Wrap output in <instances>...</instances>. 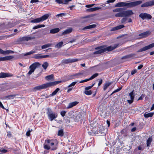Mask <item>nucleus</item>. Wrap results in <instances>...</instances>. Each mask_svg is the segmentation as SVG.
I'll return each instance as SVG.
<instances>
[{
    "label": "nucleus",
    "mask_w": 154,
    "mask_h": 154,
    "mask_svg": "<svg viewBox=\"0 0 154 154\" xmlns=\"http://www.w3.org/2000/svg\"><path fill=\"white\" fill-rule=\"evenodd\" d=\"M127 19L126 18H122V19L121 20V23H123L124 22H125V21H126L127 20Z\"/></svg>",
    "instance_id": "5fc2aeb1"
},
{
    "label": "nucleus",
    "mask_w": 154,
    "mask_h": 154,
    "mask_svg": "<svg viewBox=\"0 0 154 154\" xmlns=\"http://www.w3.org/2000/svg\"><path fill=\"white\" fill-rule=\"evenodd\" d=\"M152 141V139L151 138H149L147 140V146H148L150 144Z\"/></svg>",
    "instance_id": "c03bdc74"
},
{
    "label": "nucleus",
    "mask_w": 154,
    "mask_h": 154,
    "mask_svg": "<svg viewBox=\"0 0 154 154\" xmlns=\"http://www.w3.org/2000/svg\"><path fill=\"white\" fill-rule=\"evenodd\" d=\"M5 51H4L0 48V54H5Z\"/></svg>",
    "instance_id": "bf43d9fd"
},
{
    "label": "nucleus",
    "mask_w": 154,
    "mask_h": 154,
    "mask_svg": "<svg viewBox=\"0 0 154 154\" xmlns=\"http://www.w3.org/2000/svg\"><path fill=\"white\" fill-rule=\"evenodd\" d=\"M89 80H90V79L89 78V79H85V80H82L80 82V83H83V82H87Z\"/></svg>",
    "instance_id": "603ef678"
},
{
    "label": "nucleus",
    "mask_w": 154,
    "mask_h": 154,
    "mask_svg": "<svg viewBox=\"0 0 154 154\" xmlns=\"http://www.w3.org/2000/svg\"><path fill=\"white\" fill-rule=\"evenodd\" d=\"M111 84L110 82L106 83L104 86L103 89L104 91L106 90L107 88Z\"/></svg>",
    "instance_id": "e433bc0d"
},
{
    "label": "nucleus",
    "mask_w": 154,
    "mask_h": 154,
    "mask_svg": "<svg viewBox=\"0 0 154 154\" xmlns=\"http://www.w3.org/2000/svg\"><path fill=\"white\" fill-rule=\"evenodd\" d=\"M49 16V15L48 14H45L40 17L32 20L31 22L33 23H38L43 21L47 19L48 18Z\"/></svg>",
    "instance_id": "39448f33"
},
{
    "label": "nucleus",
    "mask_w": 154,
    "mask_h": 154,
    "mask_svg": "<svg viewBox=\"0 0 154 154\" xmlns=\"http://www.w3.org/2000/svg\"><path fill=\"white\" fill-rule=\"evenodd\" d=\"M5 54H8L10 53H14V52L13 51L10 50H8L5 51Z\"/></svg>",
    "instance_id": "a18cd8bd"
},
{
    "label": "nucleus",
    "mask_w": 154,
    "mask_h": 154,
    "mask_svg": "<svg viewBox=\"0 0 154 154\" xmlns=\"http://www.w3.org/2000/svg\"><path fill=\"white\" fill-rule=\"evenodd\" d=\"M129 96L130 97L131 99L128 100L127 101L129 103L131 104L134 101V91L129 94Z\"/></svg>",
    "instance_id": "ddd939ff"
},
{
    "label": "nucleus",
    "mask_w": 154,
    "mask_h": 154,
    "mask_svg": "<svg viewBox=\"0 0 154 154\" xmlns=\"http://www.w3.org/2000/svg\"><path fill=\"white\" fill-rule=\"evenodd\" d=\"M95 49L98 50L95 51L93 53L94 54H101L105 52L104 48L103 46H100L96 48Z\"/></svg>",
    "instance_id": "9b49d317"
},
{
    "label": "nucleus",
    "mask_w": 154,
    "mask_h": 154,
    "mask_svg": "<svg viewBox=\"0 0 154 154\" xmlns=\"http://www.w3.org/2000/svg\"><path fill=\"white\" fill-rule=\"evenodd\" d=\"M154 47V43H152L151 44H150L149 45L147 46H145L139 50H138L137 52H141L144 51H146L148 49H150Z\"/></svg>",
    "instance_id": "9d476101"
},
{
    "label": "nucleus",
    "mask_w": 154,
    "mask_h": 154,
    "mask_svg": "<svg viewBox=\"0 0 154 154\" xmlns=\"http://www.w3.org/2000/svg\"><path fill=\"white\" fill-rule=\"evenodd\" d=\"M55 2L58 4L63 3V0H55Z\"/></svg>",
    "instance_id": "3c124183"
},
{
    "label": "nucleus",
    "mask_w": 154,
    "mask_h": 154,
    "mask_svg": "<svg viewBox=\"0 0 154 154\" xmlns=\"http://www.w3.org/2000/svg\"><path fill=\"white\" fill-rule=\"evenodd\" d=\"M70 117L73 119L75 122H78L81 118V115L80 114L74 113L73 112L69 113Z\"/></svg>",
    "instance_id": "423d86ee"
},
{
    "label": "nucleus",
    "mask_w": 154,
    "mask_h": 154,
    "mask_svg": "<svg viewBox=\"0 0 154 154\" xmlns=\"http://www.w3.org/2000/svg\"><path fill=\"white\" fill-rule=\"evenodd\" d=\"M16 96V95H11L5 97V98H7L8 99H12L14 98Z\"/></svg>",
    "instance_id": "f704fd0d"
},
{
    "label": "nucleus",
    "mask_w": 154,
    "mask_h": 154,
    "mask_svg": "<svg viewBox=\"0 0 154 154\" xmlns=\"http://www.w3.org/2000/svg\"><path fill=\"white\" fill-rule=\"evenodd\" d=\"M96 26V25L95 24H93L86 26L84 28V29H90L95 28Z\"/></svg>",
    "instance_id": "7c9ffc66"
},
{
    "label": "nucleus",
    "mask_w": 154,
    "mask_h": 154,
    "mask_svg": "<svg viewBox=\"0 0 154 154\" xmlns=\"http://www.w3.org/2000/svg\"><path fill=\"white\" fill-rule=\"evenodd\" d=\"M52 45V44L48 43L46 44H45L42 46L41 48L42 49H44L47 48L48 47H51Z\"/></svg>",
    "instance_id": "c85d7f7f"
},
{
    "label": "nucleus",
    "mask_w": 154,
    "mask_h": 154,
    "mask_svg": "<svg viewBox=\"0 0 154 154\" xmlns=\"http://www.w3.org/2000/svg\"><path fill=\"white\" fill-rule=\"evenodd\" d=\"M39 1L38 0H31L30 1L31 3H35L37 2H39Z\"/></svg>",
    "instance_id": "69168bd1"
},
{
    "label": "nucleus",
    "mask_w": 154,
    "mask_h": 154,
    "mask_svg": "<svg viewBox=\"0 0 154 154\" xmlns=\"http://www.w3.org/2000/svg\"><path fill=\"white\" fill-rule=\"evenodd\" d=\"M66 113V112L65 111H62L61 112L60 114L63 117L65 116Z\"/></svg>",
    "instance_id": "6e6d98bb"
},
{
    "label": "nucleus",
    "mask_w": 154,
    "mask_h": 154,
    "mask_svg": "<svg viewBox=\"0 0 154 154\" xmlns=\"http://www.w3.org/2000/svg\"><path fill=\"white\" fill-rule=\"evenodd\" d=\"M102 82H103V80H102V79H100L99 81L98 84V86H100L102 84Z\"/></svg>",
    "instance_id": "338daca9"
},
{
    "label": "nucleus",
    "mask_w": 154,
    "mask_h": 154,
    "mask_svg": "<svg viewBox=\"0 0 154 154\" xmlns=\"http://www.w3.org/2000/svg\"><path fill=\"white\" fill-rule=\"evenodd\" d=\"M137 70L136 69L132 70L131 72V74L132 75H133L134 74L137 72Z\"/></svg>",
    "instance_id": "4d7b16f0"
},
{
    "label": "nucleus",
    "mask_w": 154,
    "mask_h": 154,
    "mask_svg": "<svg viewBox=\"0 0 154 154\" xmlns=\"http://www.w3.org/2000/svg\"><path fill=\"white\" fill-rule=\"evenodd\" d=\"M98 75V73H95V74H93L91 77H90L89 78V79L90 80H92V79H94V78H95L96 77H97Z\"/></svg>",
    "instance_id": "37998d69"
},
{
    "label": "nucleus",
    "mask_w": 154,
    "mask_h": 154,
    "mask_svg": "<svg viewBox=\"0 0 154 154\" xmlns=\"http://www.w3.org/2000/svg\"><path fill=\"white\" fill-rule=\"evenodd\" d=\"M45 79L47 80H54V75L52 74L45 77Z\"/></svg>",
    "instance_id": "5701e85b"
},
{
    "label": "nucleus",
    "mask_w": 154,
    "mask_h": 154,
    "mask_svg": "<svg viewBox=\"0 0 154 154\" xmlns=\"http://www.w3.org/2000/svg\"><path fill=\"white\" fill-rule=\"evenodd\" d=\"M72 28H69L65 30L62 33V35L69 34L72 32Z\"/></svg>",
    "instance_id": "393cba45"
},
{
    "label": "nucleus",
    "mask_w": 154,
    "mask_h": 154,
    "mask_svg": "<svg viewBox=\"0 0 154 154\" xmlns=\"http://www.w3.org/2000/svg\"><path fill=\"white\" fill-rule=\"evenodd\" d=\"M78 60L76 59H68L63 60V63L67 64L69 63H72L77 61Z\"/></svg>",
    "instance_id": "2eb2a0df"
},
{
    "label": "nucleus",
    "mask_w": 154,
    "mask_h": 154,
    "mask_svg": "<svg viewBox=\"0 0 154 154\" xmlns=\"http://www.w3.org/2000/svg\"><path fill=\"white\" fill-rule=\"evenodd\" d=\"M123 9L122 8H117L113 10V12H122L123 11Z\"/></svg>",
    "instance_id": "ea45409f"
},
{
    "label": "nucleus",
    "mask_w": 154,
    "mask_h": 154,
    "mask_svg": "<svg viewBox=\"0 0 154 154\" xmlns=\"http://www.w3.org/2000/svg\"><path fill=\"white\" fill-rule=\"evenodd\" d=\"M85 70H83L81 72L76 73V75L77 78H78L82 75L85 73Z\"/></svg>",
    "instance_id": "cd10ccee"
},
{
    "label": "nucleus",
    "mask_w": 154,
    "mask_h": 154,
    "mask_svg": "<svg viewBox=\"0 0 154 154\" xmlns=\"http://www.w3.org/2000/svg\"><path fill=\"white\" fill-rule=\"evenodd\" d=\"M153 112H150L148 113L147 112H146L144 115V117L146 118H148L149 117H151L154 115Z\"/></svg>",
    "instance_id": "4be33fe9"
},
{
    "label": "nucleus",
    "mask_w": 154,
    "mask_h": 154,
    "mask_svg": "<svg viewBox=\"0 0 154 154\" xmlns=\"http://www.w3.org/2000/svg\"><path fill=\"white\" fill-rule=\"evenodd\" d=\"M77 78L76 74H72L69 76V79H72Z\"/></svg>",
    "instance_id": "58836bf2"
},
{
    "label": "nucleus",
    "mask_w": 154,
    "mask_h": 154,
    "mask_svg": "<svg viewBox=\"0 0 154 154\" xmlns=\"http://www.w3.org/2000/svg\"><path fill=\"white\" fill-rule=\"evenodd\" d=\"M33 58L35 59H42V55L40 54H36L33 57Z\"/></svg>",
    "instance_id": "a19ab883"
},
{
    "label": "nucleus",
    "mask_w": 154,
    "mask_h": 154,
    "mask_svg": "<svg viewBox=\"0 0 154 154\" xmlns=\"http://www.w3.org/2000/svg\"><path fill=\"white\" fill-rule=\"evenodd\" d=\"M47 114L48 115L49 119L51 121H52L57 117V114L53 112L50 108H48L47 109Z\"/></svg>",
    "instance_id": "7ed1b4c3"
},
{
    "label": "nucleus",
    "mask_w": 154,
    "mask_h": 154,
    "mask_svg": "<svg viewBox=\"0 0 154 154\" xmlns=\"http://www.w3.org/2000/svg\"><path fill=\"white\" fill-rule=\"evenodd\" d=\"M4 57V61L5 60H10L12 59H13L14 57L13 56L11 55L7 56H6Z\"/></svg>",
    "instance_id": "2f4dec72"
},
{
    "label": "nucleus",
    "mask_w": 154,
    "mask_h": 154,
    "mask_svg": "<svg viewBox=\"0 0 154 154\" xmlns=\"http://www.w3.org/2000/svg\"><path fill=\"white\" fill-rule=\"evenodd\" d=\"M63 42H60L58 43L56 45H55V47L58 49L61 48L63 46Z\"/></svg>",
    "instance_id": "bb28decb"
},
{
    "label": "nucleus",
    "mask_w": 154,
    "mask_h": 154,
    "mask_svg": "<svg viewBox=\"0 0 154 154\" xmlns=\"http://www.w3.org/2000/svg\"><path fill=\"white\" fill-rule=\"evenodd\" d=\"M32 38H31L29 37V36H24L22 37H21L19 38L20 41H28L29 40L32 39Z\"/></svg>",
    "instance_id": "a211bd4d"
},
{
    "label": "nucleus",
    "mask_w": 154,
    "mask_h": 154,
    "mask_svg": "<svg viewBox=\"0 0 154 154\" xmlns=\"http://www.w3.org/2000/svg\"><path fill=\"white\" fill-rule=\"evenodd\" d=\"M57 135L60 136H62L63 135V130L61 129L59 130L58 131Z\"/></svg>",
    "instance_id": "4c0bfd02"
},
{
    "label": "nucleus",
    "mask_w": 154,
    "mask_h": 154,
    "mask_svg": "<svg viewBox=\"0 0 154 154\" xmlns=\"http://www.w3.org/2000/svg\"><path fill=\"white\" fill-rule=\"evenodd\" d=\"M150 33L149 31H147L139 34V35L142 38H144L150 34Z\"/></svg>",
    "instance_id": "6ab92c4d"
},
{
    "label": "nucleus",
    "mask_w": 154,
    "mask_h": 154,
    "mask_svg": "<svg viewBox=\"0 0 154 154\" xmlns=\"http://www.w3.org/2000/svg\"><path fill=\"white\" fill-rule=\"evenodd\" d=\"M60 88H57L56 89V90L54 91L52 93L49 95V97H51L55 95L57 92L60 90Z\"/></svg>",
    "instance_id": "c756f323"
},
{
    "label": "nucleus",
    "mask_w": 154,
    "mask_h": 154,
    "mask_svg": "<svg viewBox=\"0 0 154 154\" xmlns=\"http://www.w3.org/2000/svg\"><path fill=\"white\" fill-rule=\"evenodd\" d=\"M79 103V102L77 101H74L69 103L68 106L67 107V109L71 108L73 106L76 105Z\"/></svg>",
    "instance_id": "aec40b11"
},
{
    "label": "nucleus",
    "mask_w": 154,
    "mask_h": 154,
    "mask_svg": "<svg viewBox=\"0 0 154 154\" xmlns=\"http://www.w3.org/2000/svg\"><path fill=\"white\" fill-rule=\"evenodd\" d=\"M118 45L119 44H116L114 45V46H111L106 48H104V50L105 52L107 51H111L117 48Z\"/></svg>",
    "instance_id": "f8f14e48"
},
{
    "label": "nucleus",
    "mask_w": 154,
    "mask_h": 154,
    "mask_svg": "<svg viewBox=\"0 0 154 154\" xmlns=\"http://www.w3.org/2000/svg\"><path fill=\"white\" fill-rule=\"evenodd\" d=\"M124 17H127L132 15L133 13L131 10H127L123 11Z\"/></svg>",
    "instance_id": "f3484780"
},
{
    "label": "nucleus",
    "mask_w": 154,
    "mask_h": 154,
    "mask_svg": "<svg viewBox=\"0 0 154 154\" xmlns=\"http://www.w3.org/2000/svg\"><path fill=\"white\" fill-rule=\"evenodd\" d=\"M142 3L141 1L133 2L129 3L121 2L117 3L116 5V7H121L126 6L127 8H132L137 6Z\"/></svg>",
    "instance_id": "f257e3e1"
},
{
    "label": "nucleus",
    "mask_w": 154,
    "mask_h": 154,
    "mask_svg": "<svg viewBox=\"0 0 154 154\" xmlns=\"http://www.w3.org/2000/svg\"><path fill=\"white\" fill-rule=\"evenodd\" d=\"M94 5H95L94 4H91V5H87L86 6V7L87 8H90V7L93 6Z\"/></svg>",
    "instance_id": "680f3d73"
},
{
    "label": "nucleus",
    "mask_w": 154,
    "mask_h": 154,
    "mask_svg": "<svg viewBox=\"0 0 154 154\" xmlns=\"http://www.w3.org/2000/svg\"><path fill=\"white\" fill-rule=\"evenodd\" d=\"M57 144L55 145L54 146L51 148V150H54L57 149Z\"/></svg>",
    "instance_id": "0e129e2a"
},
{
    "label": "nucleus",
    "mask_w": 154,
    "mask_h": 154,
    "mask_svg": "<svg viewBox=\"0 0 154 154\" xmlns=\"http://www.w3.org/2000/svg\"><path fill=\"white\" fill-rule=\"evenodd\" d=\"M77 83L76 82H72L71 84H70L68 86V88H70L72 86H74L75 85L76 83Z\"/></svg>",
    "instance_id": "de8ad7c7"
},
{
    "label": "nucleus",
    "mask_w": 154,
    "mask_h": 154,
    "mask_svg": "<svg viewBox=\"0 0 154 154\" xmlns=\"http://www.w3.org/2000/svg\"><path fill=\"white\" fill-rule=\"evenodd\" d=\"M144 96L142 94L140 97H139V98L137 100H142L143 99V97H144Z\"/></svg>",
    "instance_id": "774afa93"
},
{
    "label": "nucleus",
    "mask_w": 154,
    "mask_h": 154,
    "mask_svg": "<svg viewBox=\"0 0 154 154\" xmlns=\"http://www.w3.org/2000/svg\"><path fill=\"white\" fill-rule=\"evenodd\" d=\"M154 5V0H152L149 2H146L141 5V7H145L152 6Z\"/></svg>",
    "instance_id": "4468645a"
},
{
    "label": "nucleus",
    "mask_w": 154,
    "mask_h": 154,
    "mask_svg": "<svg viewBox=\"0 0 154 154\" xmlns=\"http://www.w3.org/2000/svg\"><path fill=\"white\" fill-rule=\"evenodd\" d=\"M134 55V54H130V55H128V56H124V57H122V59H125L128 58H129V57H133Z\"/></svg>",
    "instance_id": "79ce46f5"
},
{
    "label": "nucleus",
    "mask_w": 154,
    "mask_h": 154,
    "mask_svg": "<svg viewBox=\"0 0 154 154\" xmlns=\"http://www.w3.org/2000/svg\"><path fill=\"white\" fill-rule=\"evenodd\" d=\"M8 134L7 135V136L8 138H10L11 137L12 135L11 134V133L10 131L8 132Z\"/></svg>",
    "instance_id": "13d9d810"
},
{
    "label": "nucleus",
    "mask_w": 154,
    "mask_h": 154,
    "mask_svg": "<svg viewBox=\"0 0 154 154\" xmlns=\"http://www.w3.org/2000/svg\"><path fill=\"white\" fill-rule=\"evenodd\" d=\"M48 66V63L47 62H44L42 66V67L45 69H46Z\"/></svg>",
    "instance_id": "72a5a7b5"
},
{
    "label": "nucleus",
    "mask_w": 154,
    "mask_h": 154,
    "mask_svg": "<svg viewBox=\"0 0 154 154\" xmlns=\"http://www.w3.org/2000/svg\"><path fill=\"white\" fill-rule=\"evenodd\" d=\"M116 0H108L106 1V2L107 3H113Z\"/></svg>",
    "instance_id": "052dcab7"
},
{
    "label": "nucleus",
    "mask_w": 154,
    "mask_h": 154,
    "mask_svg": "<svg viewBox=\"0 0 154 154\" xmlns=\"http://www.w3.org/2000/svg\"><path fill=\"white\" fill-rule=\"evenodd\" d=\"M35 51H32L26 53H25L24 54H22V56L23 57V56H28L29 55H31L32 54H33L34 53H35Z\"/></svg>",
    "instance_id": "473e14b6"
},
{
    "label": "nucleus",
    "mask_w": 154,
    "mask_h": 154,
    "mask_svg": "<svg viewBox=\"0 0 154 154\" xmlns=\"http://www.w3.org/2000/svg\"><path fill=\"white\" fill-rule=\"evenodd\" d=\"M66 15V13H60V14H57L56 15V17H62L63 16H65Z\"/></svg>",
    "instance_id": "49530a36"
},
{
    "label": "nucleus",
    "mask_w": 154,
    "mask_h": 154,
    "mask_svg": "<svg viewBox=\"0 0 154 154\" xmlns=\"http://www.w3.org/2000/svg\"><path fill=\"white\" fill-rule=\"evenodd\" d=\"M139 16L143 20L145 19H150L152 17L150 15L146 13H141L139 15Z\"/></svg>",
    "instance_id": "1a4fd4ad"
},
{
    "label": "nucleus",
    "mask_w": 154,
    "mask_h": 154,
    "mask_svg": "<svg viewBox=\"0 0 154 154\" xmlns=\"http://www.w3.org/2000/svg\"><path fill=\"white\" fill-rule=\"evenodd\" d=\"M100 129L101 130V131H100V130H99L100 133L101 134H102L103 131L104 130V129L103 126H100Z\"/></svg>",
    "instance_id": "864d4df0"
},
{
    "label": "nucleus",
    "mask_w": 154,
    "mask_h": 154,
    "mask_svg": "<svg viewBox=\"0 0 154 154\" xmlns=\"http://www.w3.org/2000/svg\"><path fill=\"white\" fill-rule=\"evenodd\" d=\"M124 27V25H121L113 27L111 31L116 30L118 29H120L123 28Z\"/></svg>",
    "instance_id": "412c9836"
},
{
    "label": "nucleus",
    "mask_w": 154,
    "mask_h": 154,
    "mask_svg": "<svg viewBox=\"0 0 154 154\" xmlns=\"http://www.w3.org/2000/svg\"><path fill=\"white\" fill-rule=\"evenodd\" d=\"M60 31V29L58 28H55L50 30V33L51 34H55L58 32Z\"/></svg>",
    "instance_id": "b1692460"
},
{
    "label": "nucleus",
    "mask_w": 154,
    "mask_h": 154,
    "mask_svg": "<svg viewBox=\"0 0 154 154\" xmlns=\"http://www.w3.org/2000/svg\"><path fill=\"white\" fill-rule=\"evenodd\" d=\"M101 8L99 7H95L94 8H91L87 9V11L89 12H93L96 10H99Z\"/></svg>",
    "instance_id": "a878e982"
},
{
    "label": "nucleus",
    "mask_w": 154,
    "mask_h": 154,
    "mask_svg": "<svg viewBox=\"0 0 154 154\" xmlns=\"http://www.w3.org/2000/svg\"><path fill=\"white\" fill-rule=\"evenodd\" d=\"M54 143L52 140H45V142L44 145V147L45 149L49 150L50 149L49 145L53 146L54 145Z\"/></svg>",
    "instance_id": "0eeeda50"
},
{
    "label": "nucleus",
    "mask_w": 154,
    "mask_h": 154,
    "mask_svg": "<svg viewBox=\"0 0 154 154\" xmlns=\"http://www.w3.org/2000/svg\"><path fill=\"white\" fill-rule=\"evenodd\" d=\"M115 16L116 17H124L123 11L120 12L116 14L115 15Z\"/></svg>",
    "instance_id": "c9c22d12"
},
{
    "label": "nucleus",
    "mask_w": 154,
    "mask_h": 154,
    "mask_svg": "<svg viewBox=\"0 0 154 154\" xmlns=\"http://www.w3.org/2000/svg\"><path fill=\"white\" fill-rule=\"evenodd\" d=\"M95 83H93L92 85L89 86L87 87H86L85 88V91H84V93L86 95H89L92 94V92L91 90H89L91 88L95 85Z\"/></svg>",
    "instance_id": "6e6552de"
},
{
    "label": "nucleus",
    "mask_w": 154,
    "mask_h": 154,
    "mask_svg": "<svg viewBox=\"0 0 154 154\" xmlns=\"http://www.w3.org/2000/svg\"><path fill=\"white\" fill-rule=\"evenodd\" d=\"M39 26H39V25H38L37 26H34L33 28V29H38V28H40V27Z\"/></svg>",
    "instance_id": "e2e57ef3"
},
{
    "label": "nucleus",
    "mask_w": 154,
    "mask_h": 154,
    "mask_svg": "<svg viewBox=\"0 0 154 154\" xmlns=\"http://www.w3.org/2000/svg\"><path fill=\"white\" fill-rule=\"evenodd\" d=\"M13 75L12 74L9 73L2 72L0 73V78H3L6 77H11Z\"/></svg>",
    "instance_id": "dca6fc26"
},
{
    "label": "nucleus",
    "mask_w": 154,
    "mask_h": 154,
    "mask_svg": "<svg viewBox=\"0 0 154 154\" xmlns=\"http://www.w3.org/2000/svg\"><path fill=\"white\" fill-rule=\"evenodd\" d=\"M32 131V130L31 129H29L26 133V135L28 136H29L31 132Z\"/></svg>",
    "instance_id": "8fccbe9b"
},
{
    "label": "nucleus",
    "mask_w": 154,
    "mask_h": 154,
    "mask_svg": "<svg viewBox=\"0 0 154 154\" xmlns=\"http://www.w3.org/2000/svg\"><path fill=\"white\" fill-rule=\"evenodd\" d=\"M61 82V81L53 82L42 85H40L37 86L33 88L34 91H39L42 89L50 87L55 85Z\"/></svg>",
    "instance_id": "f03ea898"
},
{
    "label": "nucleus",
    "mask_w": 154,
    "mask_h": 154,
    "mask_svg": "<svg viewBox=\"0 0 154 154\" xmlns=\"http://www.w3.org/2000/svg\"><path fill=\"white\" fill-rule=\"evenodd\" d=\"M41 66V64L38 62H35L32 64L29 67L30 70L27 74V75H30L34 72L35 69Z\"/></svg>",
    "instance_id": "20e7f679"
},
{
    "label": "nucleus",
    "mask_w": 154,
    "mask_h": 154,
    "mask_svg": "<svg viewBox=\"0 0 154 154\" xmlns=\"http://www.w3.org/2000/svg\"><path fill=\"white\" fill-rule=\"evenodd\" d=\"M122 89V88H119L117 89H116V90H115V91H113L112 93L111 94V95H112V94H113L114 93H116V92H117L118 91H120Z\"/></svg>",
    "instance_id": "09e8293b"
}]
</instances>
